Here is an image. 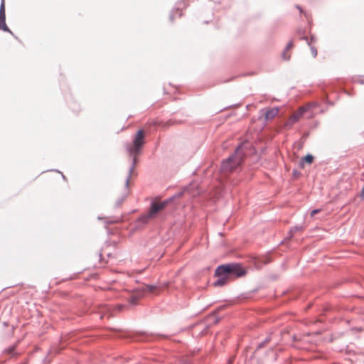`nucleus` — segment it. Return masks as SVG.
Here are the masks:
<instances>
[{"mask_svg":"<svg viewBox=\"0 0 364 364\" xmlns=\"http://www.w3.org/2000/svg\"><path fill=\"white\" fill-rule=\"evenodd\" d=\"M245 274V270L239 264H223L215 270V274L218 279L214 282V286L222 287L227 284L232 275L239 277Z\"/></svg>","mask_w":364,"mask_h":364,"instance_id":"f257e3e1","label":"nucleus"},{"mask_svg":"<svg viewBox=\"0 0 364 364\" xmlns=\"http://www.w3.org/2000/svg\"><path fill=\"white\" fill-rule=\"evenodd\" d=\"M243 145H240L235 154L230 158L223 161L220 171L223 173H230L235 171L238 166H240L243 159Z\"/></svg>","mask_w":364,"mask_h":364,"instance_id":"f03ea898","label":"nucleus"},{"mask_svg":"<svg viewBox=\"0 0 364 364\" xmlns=\"http://www.w3.org/2000/svg\"><path fill=\"white\" fill-rule=\"evenodd\" d=\"M167 203L166 201L164 202H157L154 201L151 203L149 211L141 215L139 218V220L143 223H147L151 220L156 218L157 214L163 210L166 206Z\"/></svg>","mask_w":364,"mask_h":364,"instance_id":"7ed1b4c3","label":"nucleus"},{"mask_svg":"<svg viewBox=\"0 0 364 364\" xmlns=\"http://www.w3.org/2000/svg\"><path fill=\"white\" fill-rule=\"evenodd\" d=\"M167 203L166 201L164 202H157L154 201L151 203L149 211L141 215L139 218V220L143 223H147L151 220L156 218L157 214L163 210L166 206Z\"/></svg>","mask_w":364,"mask_h":364,"instance_id":"20e7f679","label":"nucleus"},{"mask_svg":"<svg viewBox=\"0 0 364 364\" xmlns=\"http://www.w3.org/2000/svg\"><path fill=\"white\" fill-rule=\"evenodd\" d=\"M144 144V132L142 129L136 132L133 144L128 148L129 152L131 155L134 156L133 163L136 162V156L139 153L141 149Z\"/></svg>","mask_w":364,"mask_h":364,"instance_id":"39448f33","label":"nucleus"},{"mask_svg":"<svg viewBox=\"0 0 364 364\" xmlns=\"http://www.w3.org/2000/svg\"><path fill=\"white\" fill-rule=\"evenodd\" d=\"M134 170V165L133 164L129 171V176L125 181L124 185L122 188L116 190L115 196L117 200H120V203H122L129 193V183Z\"/></svg>","mask_w":364,"mask_h":364,"instance_id":"423d86ee","label":"nucleus"},{"mask_svg":"<svg viewBox=\"0 0 364 364\" xmlns=\"http://www.w3.org/2000/svg\"><path fill=\"white\" fill-rule=\"evenodd\" d=\"M306 109L305 107H300L298 111L291 114V116L286 122L285 126L287 127H291L294 123L297 122L303 116Z\"/></svg>","mask_w":364,"mask_h":364,"instance_id":"0eeeda50","label":"nucleus"},{"mask_svg":"<svg viewBox=\"0 0 364 364\" xmlns=\"http://www.w3.org/2000/svg\"><path fill=\"white\" fill-rule=\"evenodd\" d=\"M0 28L4 31L10 32V30L6 23L4 0H2L0 7Z\"/></svg>","mask_w":364,"mask_h":364,"instance_id":"6e6552de","label":"nucleus"},{"mask_svg":"<svg viewBox=\"0 0 364 364\" xmlns=\"http://www.w3.org/2000/svg\"><path fill=\"white\" fill-rule=\"evenodd\" d=\"M264 114V119L266 121L272 120L279 113V109L277 107H273L268 109H264L262 111Z\"/></svg>","mask_w":364,"mask_h":364,"instance_id":"1a4fd4ad","label":"nucleus"},{"mask_svg":"<svg viewBox=\"0 0 364 364\" xmlns=\"http://www.w3.org/2000/svg\"><path fill=\"white\" fill-rule=\"evenodd\" d=\"M294 47L293 41H289L287 45L284 50L282 53V58L285 60H289L291 57V54L289 53L290 50Z\"/></svg>","mask_w":364,"mask_h":364,"instance_id":"9d476101","label":"nucleus"},{"mask_svg":"<svg viewBox=\"0 0 364 364\" xmlns=\"http://www.w3.org/2000/svg\"><path fill=\"white\" fill-rule=\"evenodd\" d=\"M313 161H314V157L311 154H308L302 159V161H305L309 164H312Z\"/></svg>","mask_w":364,"mask_h":364,"instance_id":"9b49d317","label":"nucleus"},{"mask_svg":"<svg viewBox=\"0 0 364 364\" xmlns=\"http://www.w3.org/2000/svg\"><path fill=\"white\" fill-rule=\"evenodd\" d=\"M311 53L312 56L314 58L317 55V50L314 47L311 48Z\"/></svg>","mask_w":364,"mask_h":364,"instance_id":"f8f14e48","label":"nucleus"},{"mask_svg":"<svg viewBox=\"0 0 364 364\" xmlns=\"http://www.w3.org/2000/svg\"><path fill=\"white\" fill-rule=\"evenodd\" d=\"M137 300L138 297H136V296H132V297L130 298V302L133 304H135Z\"/></svg>","mask_w":364,"mask_h":364,"instance_id":"ddd939ff","label":"nucleus"},{"mask_svg":"<svg viewBox=\"0 0 364 364\" xmlns=\"http://www.w3.org/2000/svg\"><path fill=\"white\" fill-rule=\"evenodd\" d=\"M320 211H321V209H316V210H312L311 213V217L314 216L316 214L320 213Z\"/></svg>","mask_w":364,"mask_h":364,"instance_id":"4468645a","label":"nucleus"},{"mask_svg":"<svg viewBox=\"0 0 364 364\" xmlns=\"http://www.w3.org/2000/svg\"><path fill=\"white\" fill-rule=\"evenodd\" d=\"M155 289H156V287H154V286H147L146 287V289L150 292H153Z\"/></svg>","mask_w":364,"mask_h":364,"instance_id":"2eb2a0df","label":"nucleus"},{"mask_svg":"<svg viewBox=\"0 0 364 364\" xmlns=\"http://www.w3.org/2000/svg\"><path fill=\"white\" fill-rule=\"evenodd\" d=\"M176 12L178 14L179 16H182V11L181 10H179L178 9H176Z\"/></svg>","mask_w":364,"mask_h":364,"instance_id":"dca6fc26","label":"nucleus"},{"mask_svg":"<svg viewBox=\"0 0 364 364\" xmlns=\"http://www.w3.org/2000/svg\"><path fill=\"white\" fill-rule=\"evenodd\" d=\"M361 196L362 197H364V186L363 187L362 190H361Z\"/></svg>","mask_w":364,"mask_h":364,"instance_id":"f3484780","label":"nucleus"}]
</instances>
